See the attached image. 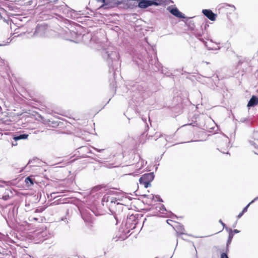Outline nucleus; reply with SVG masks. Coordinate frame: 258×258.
Here are the masks:
<instances>
[{
    "mask_svg": "<svg viewBox=\"0 0 258 258\" xmlns=\"http://www.w3.org/2000/svg\"><path fill=\"white\" fill-rule=\"evenodd\" d=\"M123 158L126 164L132 165L139 161L140 156L134 151H131L125 154L123 156Z\"/></svg>",
    "mask_w": 258,
    "mask_h": 258,
    "instance_id": "f257e3e1",
    "label": "nucleus"
},
{
    "mask_svg": "<svg viewBox=\"0 0 258 258\" xmlns=\"http://www.w3.org/2000/svg\"><path fill=\"white\" fill-rule=\"evenodd\" d=\"M154 178L153 173H148L143 175L139 179V181L141 184L144 186L145 187L147 188L151 185V182L153 181Z\"/></svg>",
    "mask_w": 258,
    "mask_h": 258,
    "instance_id": "f03ea898",
    "label": "nucleus"
},
{
    "mask_svg": "<svg viewBox=\"0 0 258 258\" xmlns=\"http://www.w3.org/2000/svg\"><path fill=\"white\" fill-rule=\"evenodd\" d=\"M118 200L116 197V195L112 192H109L106 194L103 198L102 201L106 202L107 203H115L119 204V203L117 202Z\"/></svg>",
    "mask_w": 258,
    "mask_h": 258,
    "instance_id": "7ed1b4c3",
    "label": "nucleus"
},
{
    "mask_svg": "<svg viewBox=\"0 0 258 258\" xmlns=\"http://www.w3.org/2000/svg\"><path fill=\"white\" fill-rule=\"evenodd\" d=\"M167 10L169 11L171 14L177 18H185L184 15L181 12H180L177 8H171V7H169L167 8Z\"/></svg>",
    "mask_w": 258,
    "mask_h": 258,
    "instance_id": "20e7f679",
    "label": "nucleus"
},
{
    "mask_svg": "<svg viewBox=\"0 0 258 258\" xmlns=\"http://www.w3.org/2000/svg\"><path fill=\"white\" fill-rule=\"evenodd\" d=\"M202 13L210 20L213 21L216 20L217 15L214 14L211 10H203Z\"/></svg>",
    "mask_w": 258,
    "mask_h": 258,
    "instance_id": "39448f33",
    "label": "nucleus"
},
{
    "mask_svg": "<svg viewBox=\"0 0 258 258\" xmlns=\"http://www.w3.org/2000/svg\"><path fill=\"white\" fill-rule=\"evenodd\" d=\"M224 12H225L227 14H231L232 12H233L235 8L233 6H231L230 5H228L226 4H223L220 8Z\"/></svg>",
    "mask_w": 258,
    "mask_h": 258,
    "instance_id": "423d86ee",
    "label": "nucleus"
},
{
    "mask_svg": "<svg viewBox=\"0 0 258 258\" xmlns=\"http://www.w3.org/2000/svg\"><path fill=\"white\" fill-rule=\"evenodd\" d=\"M258 104V97L252 95L249 101H248L247 106V107H253Z\"/></svg>",
    "mask_w": 258,
    "mask_h": 258,
    "instance_id": "0eeeda50",
    "label": "nucleus"
},
{
    "mask_svg": "<svg viewBox=\"0 0 258 258\" xmlns=\"http://www.w3.org/2000/svg\"><path fill=\"white\" fill-rule=\"evenodd\" d=\"M151 223L155 224V219L152 218L151 217H148V218H146L144 221L143 225L147 226H149V225Z\"/></svg>",
    "mask_w": 258,
    "mask_h": 258,
    "instance_id": "6e6552de",
    "label": "nucleus"
},
{
    "mask_svg": "<svg viewBox=\"0 0 258 258\" xmlns=\"http://www.w3.org/2000/svg\"><path fill=\"white\" fill-rule=\"evenodd\" d=\"M165 4V0H151L152 6H161Z\"/></svg>",
    "mask_w": 258,
    "mask_h": 258,
    "instance_id": "1a4fd4ad",
    "label": "nucleus"
},
{
    "mask_svg": "<svg viewBox=\"0 0 258 258\" xmlns=\"http://www.w3.org/2000/svg\"><path fill=\"white\" fill-rule=\"evenodd\" d=\"M46 123L48 126L51 127H56L59 124L57 121L53 120H51V119H50L46 121Z\"/></svg>",
    "mask_w": 258,
    "mask_h": 258,
    "instance_id": "9d476101",
    "label": "nucleus"
},
{
    "mask_svg": "<svg viewBox=\"0 0 258 258\" xmlns=\"http://www.w3.org/2000/svg\"><path fill=\"white\" fill-rule=\"evenodd\" d=\"M28 134H21L20 135H15L14 137V139L15 141H18L22 139H26L28 138Z\"/></svg>",
    "mask_w": 258,
    "mask_h": 258,
    "instance_id": "9b49d317",
    "label": "nucleus"
},
{
    "mask_svg": "<svg viewBox=\"0 0 258 258\" xmlns=\"http://www.w3.org/2000/svg\"><path fill=\"white\" fill-rule=\"evenodd\" d=\"M25 182L28 186H30L34 184L33 180L30 177H26Z\"/></svg>",
    "mask_w": 258,
    "mask_h": 258,
    "instance_id": "f8f14e48",
    "label": "nucleus"
},
{
    "mask_svg": "<svg viewBox=\"0 0 258 258\" xmlns=\"http://www.w3.org/2000/svg\"><path fill=\"white\" fill-rule=\"evenodd\" d=\"M123 0H107L109 3H113L114 5H118L122 3Z\"/></svg>",
    "mask_w": 258,
    "mask_h": 258,
    "instance_id": "ddd939ff",
    "label": "nucleus"
},
{
    "mask_svg": "<svg viewBox=\"0 0 258 258\" xmlns=\"http://www.w3.org/2000/svg\"><path fill=\"white\" fill-rule=\"evenodd\" d=\"M257 199H258V197L257 198H255V199H254L253 200H252L244 208V209H243L242 210V212L244 213H245L246 212H247V209H248V208L249 207V206L250 205V204H251L252 203H253L255 200H256Z\"/></svg>",
    "mask_w": 258,
    "mask_h": 258,
    "instance_id": "4468645a",
    "label": "nucleus"
},
{
    "mask_svg": "<svg viewBox=\"0 0 258 258\" xmlns=\"http://www.w3.org/2000/svg\"><path fill=\"white\" fill-rule=\"evenodd\" d=\"M239 232V231L237 229H235L233 231H231V232L229 233V238L231 240L232 239V238L233 237V233H238Z\"/></svg>",
    "mask_w": 258,
    "mask_h": 258,
    "instance_id": "2eb2a0df",
    "label": "nucleus"
},
{
    "mask_svg": "<svg viewBox=\"0 0 258 258\" xmlns=\"http://www.w3.org/2000/svg\"><path fill=\"white\" fill-rule=\"evenodd\" d=\"M220 258H228V257L226 253H222Z\"/></svg>",
    "mask_w": 258,
    "mask_h": 258,
    "instance_id": "dca6fc26",
    "label": "nucleus"
},
{
    "mask_svg": "<svg viewBox=\"0 0 258 258\" xmlns=\"http://www.w3.org/2000/svg\"><path fill=\"white\" fill-rule=\"evenodd\" d=\"M254 141L258 143V133L256 134L255 135Z\"/></svg>",
    "mask_w": 258,
    "mask_h": 258,
    "instance_id": "f3484780",
    "label": "nucleus"
},
{
    "mask_svg": "<svg viewBox=\"0 0 258 258\" xmlns=\"http://www.w3.org/2000/svg\"><path fill=\"white\" fill-rule=\"evenodd\" d=\"M97 2L102 3L105 4L106 0H96Z\"/></svg>",
    "mask_w": 258,
    "mask_h": 258,
    "instance_id": "a211bd4d",
    "label": "nucleus"
},
{
    "mask_svg": "<svg viewBox=\"0 0 258 258\" xmlns=\"http://www.w3.org/2000/svg\"><path fill=\"white\" fill-rule=\"evenodd\" d=\"M243 214L244 213L242 211L238 214V215L237 216V218H240L243 215Z\"/></svg>",
    "mask_w": 258,
    "mask_h": 258,
    "instance_id": "6ab92c4d",
    "label": "nucleus"
},
{
    "mask_svg": "<svg viewBox=\"0 0 258 258\" xmlns=\"http://www.w3.org/2000/svg\"><path fill=\"white\" fill-rule=\"evenodd\" d=\"M41 212V210H39L38 209H36L35 210V212L37 213V212Z\"/></svg>",
    "mask_w": 258,
    "mask_h": 258,
    "instance_id": "aec40b11",
    "label": "nucleus"
},
{
    "mask_svg": "<svg viewBox=\"0 0 258 258\" xmlns=\"http://www.w3.org/2000/svg\"><path fill=\"white\" fill-rule=\"evenodd\" d=\"M33 219L35 221H37L38 219L37 218H34Z\"/></svg>",
    "mask_w": 258,
    "mask_h": 258,
    "instance_id": "412c9836",
    "label": "nucleus"
},
{
    "mask_svg": "<svg viewBox=\"0 0 258 258\" xmlns=\"http://www.w3.org/2000/svg\"><path fill=\"white\" fill-rule=\"evenodd\" d=\"M220 222H221V224H222L223 225H224V224L222 222L221 220H220Z\"/></svg>",
    "mask_w": 258,
    "mask_h": 258,
    "instance_id": "4be33fe9",
    "label": "nucleus"
},
{
    "mask_svg": "<svg viewBox=\"0 0 258 258\" xmlns=\"http://www.w3.org/2000/svg\"><path fill=\"white\" fill-rule=\"evenodd\" d=\"M179 233H183V229H182L181 231H180Z\"/></svg>",
    "mask_w": 258,
    "mask_h": 258,
    "instance_id": "5701e85b",
    "label": "nucleus"
}]
</instances>
